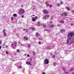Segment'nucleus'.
Masks as SVG:
<instances>
[{"mask_svg": "<svg viewBox=\"0 0 74 74\" xmlns=\"http://www.w3.org/2000/svg\"><path fill=\"white\" fill-rule=\"evenodd\" d=\"M68 39L66 40V43H73L74 42V32H69L67 35Z\"/></svg>", "mask_w": 74, "mask_h": 74, "instance_id": "obj_1", "label": "nucleus"}, {"mask_svg": "<svg viewBox=\"0 0 74 74\" xmlns=\"http://www.w3.org/2000/svg\"><path fill=\"white\" fill-rule=\"evenodd\" d=\"M19 13H25V10L23 9H21L19 10Z\"/></svg>", "mask_w": 74, "mask_h": 74, "instance_id": "obj_2", "label": "nucleus"}, {"mask_svg": "<svg viewBox=\"0 0 74 74\" xmlns=\"http://www.w3.org/2000/svg\"><path fill=\"white\" fill-rule=\"evenodd\" d=\"M16 43L14 42V43H12V47L13 49H14L15 47H16Z\"/></svg>", "mask_w": 74, "mask_h": 74, "instance_id": "obj_3", "label": "nucleus"}, {"mask_svg": "<svg viewBox=\"0 0 74 74\" xmlns=\"http://www.w3.org/2000/svg\"><path fill=\"white\" fill-rule=\"evenodd\" d=\"M49 16V15H46L45 16L43 17V19H46L47 18H48Z\"/></svg>", "mask_w": 74, "mask_h": 74, "instance_id": "obj_4", "label": "nucleus"}, {"mask_svg": "<svg viewBox=\"0 0 74 74\" xmlns=\"http://www.w3.org/2000/svg\"><path fill=\"white\" fill-rule=\"evenodd\" d=\"M44 63L46 64H48L49 63V61L48 59H45L44 61Z\"/></svg>", "mask_w": 74, "mask_h": 74, "instance_id": "obj_5", "label": "nucleus"}, {"mask_svg": "<svg viewBox=\"0 0 74 74\" xmlns=\"http://www.w3.org/2000/svg\"><path fill=\"white\" fill-rule=\"evenodd\" d=\"M3 35L4 36H7V34L5 32V29H4V30L3 31Z\"/></svg>", "mask_w": 74, "mask_h": 74, "instance_id": "obj_6", "label": "nucleus"}, {"mask_svg": "<svg viewBox=\"0 0 74 74\" xmlns=\"http://www.w3.org/2000/svg\"><path fill=\"white\" fill-rule=\"evenodd\" d=\"M43 13L44 14H48V12L46 10H43Z\"/></svg>", "mask_w": 74, "mask_h": 74, "instance_id": "obj_7", "label": "nucleus"}, {"mask_svg": "<svg viewBox=\"0 0 74 74\" xmlns=\"http://www.w3.org/2000/svg\"><path fill=\"white\" fill-rule=\"evenodd\" d=\"M32 19L33 22H36V19H35L34 17H32Z\"/></svg>", "mask_w": 74, "mask_h": 74, "instance_id": "obj_8", "label": "nucleus"}, {"mask_svg": "<svg viewBox=\"0 0 74 74\" xmlns=\"http://www.w3.org/2000/svg\"><path fill=\"white\" fill-rule=\"evenodd\" d=\"M26 64H29L30 66L32 65V64H31V63H30V62H26Z\"/></svg>", "mask_w": 74, "mask_h": 74, "instance_id": "obj_9", "label": "nucleus"}, {"mask_svg": "<svg viewBox=\"0 0 74 74\" xmlns=\"http://www.w3.org/2000/svg\"><path fill=\"white\" fill-rule=\"evenodd\" d=\"M42 26H43L44 27H47V25L45 24H42Z\"/></svg>", "mask_w": 74, "mask_h": 74, "instance_id": "obj_10", "label": "nucleus"}, {"mask_svg": "<svg viewBox=\"0 0 74 74\" xmlns=\"http://www.w3.org/2000/svg\"><path fill=\"white\" fill-rule=\"evenodd\" d=\"M24 39H25V40H28V38L26 36H25L24 37Z\"/></svg>", "mask_w": 74, "mask_h": 74, "instance_id": "obj_11", "label": "nucleus"}, {"mask_svg": "<svg viewBox=\"0 0 74 74\" xmlns=\"http://www.w3.org/2000/svg\"><path fill=\"white\" fill-rule=\"evenodd\" d=\"M47 49H51V47L50 46H47Z\"/></svg>", "mask_w": 74, "mask_h": 74, "instance_id": "obj_12", "label": "nucleus"}, {"mask_svg": "<svg viewBox=\"0 0 74 74\" xmlns=\"http://www.w3.org/2000/svg\"><path fill=\"white\" fill-rule=\"evenodd\" d=\"M63 13L64 15L65 16H67V13H66V12H65Z\"/></svg>", "mask_w": 74, "mask_h": 74, "instance_id": "obj_13", "label": "nucleus"}, {"mask_svg": "<svg viewBox=\"0 0 74 74\" xmlns=\"http://www.w3.org/2000/svg\"><path fill=\"white\" fill-rule=\"evenodd\" d=\"M50 27L51 28H52V27H55V25H50Z\"/></svg>", "mask_w": 74, "mask_h": 74, "instance_id": "obj_14", "label": "nucleus"}, {"mask_svg": "<svg viewBox=\"0 0 74 74\" xmlns=\"http://www.w3.org/2000/svg\"><path fill=\"white\" fill-rule=\"evenodd\" d=\"M40 34L38 33V32H37L36 33V36H40Z\"/></svg>", "mask_w": 74, "mask_h": 74, "instance_id": "obj_15", "label": "nucleus"}, {"mask_svg": "<svg viewBox=\"0 0 74 74\" xmlns=\"http://www.w3.org/2000/svg\"><path fill=\"white\" fill-rule=\"evenodd\" d=\"M56 64H56V62H54L53 63V65L54 66H56Z\"/></svg>", "mask_w": 74, "mask_h": 74, "instance_id": "obj_16", "label": "nucleus"}, {"mask_svg": "<svg viewBox=\"0 0 74 74\" xmlns=\"http://www.w3.org/2000/svg\"><path fill=\"white\" fill-rule=\"evenodd\" d=\"M36 25H37V26H40V22H38V23L36 24Z\"/></svg>", "mask_w": 74, "mask_h": 74, "instance_id": "obj_17", "label": "nucleus"}, {"mask_svg": "<svg viewBox=\"0 0 74 74\" xmlns=\"http://www.w3.org/2000/svg\"><path fill=\"white\" fill-rule=\"evenodd\" d=\"M56 5L58 7H60V3H58Z\"/></svg>", "mask_w": 74, "mask_h": 74, "instance_id": "obj_18", "label": "nucleus"}, {"mask_svg": "<svg viewBox=\"0 0 74 74\" xmlns=\"http://www.w3.org/2000/svg\"><path fill=\"white\" fill-rule=\"evenodd\" d=\"M66 8L67 9L68 11H70V8L69 7H66Z\"/></svg>", "mask_w": 74, "mask_h": 74, "instance_id": "obj_19", "label": "nucleus"}, {"mask_svg": "<svg viewBox=\"0 0 74 74\" xmlns=\"http://www.w3.org/2000/svg\"><path fill=\"white\" fill-rule=\"evenodd\" d=\"M74 68H72L71 69L70 71H73V70H74Z\"/></svg>", "mask_w": 74, "mask_h": 74, "instance_id": "obj_20", "label": "nucleus"}, {"mask_svg": "<svg viewBox=\"0 0 74 74\" xmlns=\"http://www.w3.org/2000/svg\"><path fill=\"white\" fill-rule=\"evenodd\" d=\"M60 23H64V21L63 20H60Z\"/></svg>", "mask_w": 74, "mask_h": 74, "instance_id": "obj_21", "label": "nucleus"}, {"mask_svg": "<svg viewBox=\"0 0 74 74\" xmlns=\"http://www.w3.org/2000/svg\"><path fill=\"white\" fill-rule=\"evenodd\" d=\"M62 69L63 70V71H65V70H66V69H65V68L64 67H62Z\"/></svg>", "mask_w": 74, "mask_h": 74, "instance_id": "obj_22", "label": "nucleus"}, {"mask_svg": "<svg viewBox=\"0 0 74 74\" xmlns=\"http://www.w3.org/2000/svg\"><path fill=\"white\" fill-rule=\"evenodd\" d=\"M33 55L35 56V55H36V52H34V51H33Z\"/></svg>", "mask_w": 74, "mask_h": 74, "instance_id": "obj_23", "label": "nucleus"}, {"mask_svg": "<svg viewBox=\"0 0 74 74\" xmlns=\"http://www.w3.org/2000/svg\"><path fill=\"white\" fill-rule=\"evenodd\" d=\"M18 67L19 68V69H22V67L21 66H18Z\"/></svg>", "mask_w": 74, "mask_h": 74, "instance_id": "obj_24", "label": "nucleus"}, {"mask_svg": "<svg viewBox=\"0 0 74 74\" xmlns=\"http://www.w3.org/2000/svg\"><path fill=\"white\" fill-rule=\"evenodd\" d=\"M33 30H35V28L34 27H32L31 28Z\"/></svg>", "mask_w": 74, "mask_h": 74, "instance_id": "obj_25", "label": "nucleus"}, {"mask_svg": "<svg viewBox=\"0 0 74 74\" xmlns=\"http://www.w3.org/2000/svg\"><path fill=\"white\" fill-rule=\"evenodd\" d=\"M45 31L46 32H49V30L47 29H45Z\"/></svg>", "mask_w": 74, "mask_h": 74, "instance_id": "obj_26", "label": "nucleus"}, {"mask_svg": "<svg viewBox=\"0 0 74 74\" xmlns=\"http://www.w3.org/2000/svg\"><path fill=\"white\" fill-rule=\"evenodd\" d=\"M17 14H13V16L14 17H15V16H16Z\"/></svg>", "mask_w": 74, "mask_h": 74, "instance_id": "obj_27", "label": "nucleus"}, {"mask_svg": "<svg viewBox=\"0 0 74 74\" xmlns=\"http://www.w3.org/2000/svg\"><path fill=\"white\" fill-rule=\"evenodd\" d=\"M55 55H52V58H55Z\"/></svg>", "mask_w": 74, "mask_h": 74, "instance_id": "obj_28", "label": "nucleus"}, {"mask_svg": "<svg viewBox=\"0 0 74 74\" xmlns=\"http://www.w3.org/2000/svg\"><path fill=\"white\" fill-rule=\"evenodd\" d=\"M68 73H69V72L65 71L64 72V74H68Z\"/></svg>", "mask_w": 74, "mask_h": 74, "instance_id": "obj_29", "label": "nucleus"}, {"mask_svg": "<svg viewBox=\"0 0 74 74\" xmlns=\"http://www.w3.org/2000/svg\"><path fill=\"white\" fill-rule=\"evenodd\" d=\"M60 16H63L64 15L63 13L62 14H60Z\"/></svg>", "mask_w": 74, "mask_h": 74, "instance_id": "obj_30", "label": "nucleus"}, {"mask_svg": "<svg viewBox=\"0 0 74 74\" xmlns=\"http://www.w3.org/2000/svg\"><path fill=\"white\" fill-rule=\"evenodd\" d=\"M64 30H63V29H62L61 30V32H62V33H63V32H64Z\"/></svg>", "mask_w": 74, "mask_h": 74, "instance_id": "obj_31", "label": "nucleus"}, {"mask_svg": "<svg viewBox=\"0 0 74 74\" xmlns=\"http://www.w3.org/2000/svg\"><path fill=\"white\" fill-rule=\"evenodd\" d=\"M21 46H25V45L24 44H21Z\"/></svg>", "mask_w": 74, "mask_h": 74, "instance_id": "obj_32", "label": "nucleus"}, {"mask_svg": "<svg viewBox=\"0 0 74 74\" xmlns=\"http://www.w3.org/2000/svg\"><path fill=\"white\" fill-rule=\"evenodd\" d=\"M17 52L18 53H19V49H17Z\"/></svg>", "mask_w": 74, "mask_h": 74, "instance_id": "obj_33", "label": "nucleus"}, {"mask_svg": "<svg viewBox=\"0 0 74 74\" xmlns=\"http://www.w3.org/2000/svg\"><path fill=\"white\" fill-rule=\"evenodd\" d=\"M60 4H63V3L62 2V1H60Z\"/></svg>", "mask_w": 74, "mask_h": 74, "instance_id": "obj_34", "label": "nucleus"}, {"mask_svg": "<svg viewBox=\"0 0 74 74\" xmlns=\"http://www.w3.org/2000/svg\"><path fill=\"white\" fill-rule=\"evenodd\" d=\"M14 19V18L12 17H11V21H13V20Z\"/></svg>", "mask_w": 74, "mask_h": 74, "instance_id": "obj_35", "label": "nucleus"}, {"mask_svg": "<svg viewBox=\"0 0 74 74\" xmlns=\"http://www.w3.org/2000/svg\"><path fill=\"white\" fill-rule=\"evenodd\" d=\"M31 46L30 45H28V48H30L31 47Z\"/></svg>", "mask_w": 74, "mask_h": 74, "instance_id": "obj_36", "label": "nucleus"}, {"mask_svg": "<svg viewBox=\"0 0 74 74\" xmlns=\"http://www.w3.org/2000/svg\"><path fill=\"white\" fill-rule=\"evenodd\" d=\"M49 7H50V8L52 7V5H50Z\"/></svg>", "mask_w": 74, "mask_h": 74, "instance_id": "obj_37", "label": "nucleus"}, {"mask_svg": "<svg viewBox=\"0 0 74 74\" xmlns=\"http://www.w3.org/2000/svg\"><path fill=\"white\" fill-rule=\"evenodd\" d=\"M6 54H8V51H6Z\"/></svg>", "mask_w": 74, "mask_h": 74, "instance_id": "obj_38", "label": "nucleus"}, {"mask_svg": "<svg viewBox=\"0 0 74 74\" xmlns=\"http://www.w3.org/2000/svg\"><path fill=\"white\" fill-rule=\"evenodd\" d=\"M35 18L36 19H38V17H35Z\"/></svg>", "mask_w": 74, "mask_h": 74, "instance_id": "obj_39", "label": "nucleus"}, {"mask_svg": "<svg viewBox=\"0 0 74 74\" xmlns=\"http://www.w3.org/2000/svg\"><path fill=\"white\" fill-rule=\"evenodd\" d=\"M52 21H50V22H49V23H50V24H51V23H52Z\"/></svg>", "mask_w": 74, "mask_h": 74, "instance_id": "obj_40", "label": "nucleus"}, {"mask_svg": "<svg viewBox=\"0 0 74 74\" xmlns=\"http://www.w3.org/2000/svg\"><path fill=\"white\" fill-rule=\"evenodd\" d=\"M27 57H29L30 56H29V55L28 54V55H27Z\"/></svg>", "mask_w": 74, "mask_h": 74, "instance_id": "obj_41", "label": "nucleus"}, {"mask_svg": "<svg viewBox=\"0 0 74 74\" xmlns=\"http://www.w3.org/2000/svg\"><path fill=\"white\" fill-rule=\"evenodd\" d=\"M26 29H23V30H24V31H26Z\"/></svg>", "mask_w": 74, "mask_h": 74, "instance_id": "obj_42", "label": "nucleus"}, {"mask_svg": "<svg viewBox=\"0 0 74 74\" xmlns=\"http://www.w3.org/2000/svg\"><path fill=\"white\" fill-rule=\"evenodd\" d=\"M26 32H28V29H26Z\"/></svg>", "mask_w": 74, "mask_h": 74, "instance_id": "obj_43", "label": "nucleus"}, {"mask_svg": "<svg viewBox=\"0 0 74 74\" xmlns=\"http://www.w3.org/2000/svg\"><path fill=\"white\" fill-rule=\"evenodd\" d=\"M39 40H42V38H39Z\"/></svg>", "mask_w": 74, "mask_h": 74, "instance_id": "obj_44", "label": "nucleus"}, {"mask_svg": "<svg viewBox=\"0 0 74 74\" xmlns=\"http://www.w3.org/2000/svg\"><path fill=\"white\" fill-rule=\"evenodd\" d=\"M21 17L22 18H23L24 17V16L23 15H22V16H21Z\"/></svg>", "mask_w": 74, "mask_h": 74, "instance_id": "obj_45", "label": "nucleus"}, {"mask_svg": "<svg viewBox=\"0 0 74 74\" xmlns=\"http://www.w3.org/2000/svg\"><path fill=\"white\" fill-rule=\"evenodd\" d=\"M1 44V41H0V45Z\"/></svg>", "mask_w": 74, "mask_h": 74, "instance_id": "obj_46", "label": "nucleus"}, {"mask_svg": "<svg viewBox=\"0 0 74 74\" xmlns=\"http://www.w3.org/2000/svg\"><path fill=\"white\" fill-rule=\"evenodd\" d=\"M39 44H41V42H39Z\"/></svg>", "mask_w": 74, "mask_h": 74, "instance_id": "obj_47", "label": "nucleus"}, {"mask_svg": "<svg viewBox=\"0 0 74 74\" xmlns=\"http://www.w3.org/2000/svg\"><path fill=\"white\" fill-rule=\"evenodd\" d=\"M60 26V25L58 24V26Z\"/></svg>", "mask_w": 74, "mask_h": 74, "instance_id": "obj_48", "label": "nucleus"}, {"mask_svg": "<svg viewBox=\"0 0 74 74\" xmlns=\"http://www.w3.org/2000/svg\"><path fill=\"white\" fill-rule=\"evenodd\" d=\"M1 46H0V49H1Z\"/></svg>", "mask_w": 74, "mask_h": 74, "instance_id": "obj_49", "label": "nucleus"}, {"mask_svg": "<svg viewBox=\"0 0 74 74\" xmlns=\"http://www.w3.org/2000/svg\"><path fill=\"white\" fill-rule=\"evenodd\" d=\"M3 45H4V46L5 45V43H3Z\"/></svg>", "mask_w": 74, "mask_h": 74, "instance_id": "obj_50", "label": "nucleus"}, {"mask_svg": "<svg viewBox=\"0 0 74 74\" xmlns=\"http://www.w3.org/2000/svg\"><path fill=\"white\" fill-rule=\"evenodd\" d=\"M72 12H74V10H72Z\"/></svg>", "mask_w": 74, "mask_h": 74, "instance_id": "obj_51", "label": "nucleus"}, {"mask_svg": "<svg viewBox=\"0 0 74 74\" xmlns=\"http://www.w3.org/2000/svg\"><path fill=\"white\" fill-rule=\"evenodd\" d=\"M71 26H73V24H71Z\"/></svg>", "mask_w": 74, "mask_h": 74, "instance_id": "obj_52", "label": "nucleus"}, {"mask_svg": "<svg viewBox=\"0 0 74 74\" xmlns=\"http://www.w3.org/2000/svg\"><path fill=\"white\" fill-rule=\"evenodd\" d=\"M6 48H7L8 47V46L6 45Z\"/></svg>", "mask_w": 74, "mask_h": 74, "instance_id": "obj_53", "label": "nucleus"}, {"mask_svg": "<svg viewBox=\"0 0 74 74\" xmlns=\"http://www.w3.org/2000/svg\"><path fill=\"white\" fill-rule=\"evenodd\" d=\"M72 74H74V72H73V73H72Z\"/></svg>", "mask_w": 74, "mask_h": 74, "instance_id": "obj_54", "label": "nucleus"}, {"mask_svg": "<svg viewBox=\"0 0 74 74\" xmlns=\"http://www.w3.org/2000/svg\"><path fill=\"white\" fill-rule=\"evenodd\" d=\"M35 16V15H33V16Z\"/></svg>", "mask_w": 74, "mask_h": 74, "instance_id": "obj_55", "label": "nucleus"}, {"mask_svg": "<svg viewBox=\"0 0 74 74\" xmlns=\"http://www.w3.org/2000/svg\"><path fill=\"white\" fill-rule=\"evenodd\" d=\"M53 48H55V46H54L53 47Z\"/></svg>", "mask_w": 74, "mask_h": 74, "instance_id": "obj_56", "label": "nucleus"}, {"mask_svg": "<svg viewBox=\"0 0 74 74\" xmlns=\"http://www.w3.org/2000/svg\"><path fill=\"white\" fill-rule=\"evenodd\" d=\"M26 54H25V56H26Z\"/></svg>", "mask_w": 74, "mask_h": 74, "instance_id": "obj_57", "label": "nucleus"}, {"mask_svg": "<svg viewBox=\"0 0 74 74\" xmlns=\"http://www.w3.org/2000/svg\"><path fill=\"white\" fill-rule=\"evenodd\" d=\"M46 4H47V2H46Z\"/></svg>", "mask_w": 74, "mask_h": 74, "instance_id": "obj_58", "label": "nucleus"}, {"mask_svg": "<svg viewBox=\"0 0 74 74\" xmlns=\"http://www.w3.org/2000/svg\"><path fill=\"white\" fill-rule=\"evenodd\" d=\"M23 5H22V7H23Z\"/></svg>", "mask_w": 74, "mask_h": 74, "instance_id": "obj_59", "label": "nucleus"}, {"mask_svg": "<svg viewBox=\"0 0 74 74\" xmlns=\"http://www.w3.org/2000/svg\"><path fill=\"white\" fill-rule=\"evenodd\" d=\"M65 53H66V52Z\"/></svg>", "mask_w": 74, "mask_h": 74, "instance_id": "obj_60", "label": "nucleus"}, {"mask_svg": "<svg viewBox=\"0 0 74 74\" xmlns=\"http://www.w3.org/2000/svg\"><path fill=\"white\" fill-rule=\"evenodd\" d=\"M47 23H48V22H47Z\"/></svg>", "mask_w": 74, "mask_h": 74, "instance_id": "obj_61", "label": "nucleus"}, {"mask_svg": "<svg viewBox=\"0 0 74 74\" xmlns=\"http://www.w3.org/2000/svg\"><path fill=\"white\" fill-rule=\"evenodd\" d=\"M58 50H59V49H58Z\"/></svg>", "mask_w": 74, "mask_h": 74, "instance_id": "obj_62", "label": "nucleus"}]
</instances>
